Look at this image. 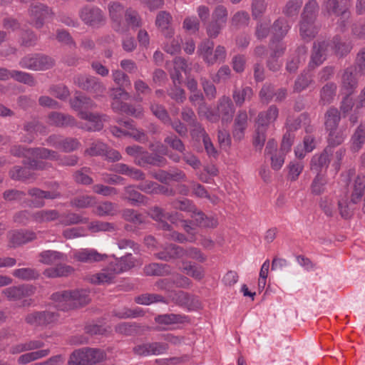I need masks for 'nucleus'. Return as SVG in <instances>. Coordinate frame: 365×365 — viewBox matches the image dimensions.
Masks as SVG:
<instances>
[{"label":"nucleus","instance_id":"1","mask_svg":"<svg viewBox=\"0 0 365 365\" xmlns=\"http://www.w3.org/2000/svg\"><path fill=\"white\" fill-rule=\"evenodd\" d=\"M11 152L14 155L24 156L30 159L29 162H25L24 163L28 164L29 167L33 170H43L46 168L47 163L38 161V159L56 160H59L60 164L65 165H74L77 163L78 160L75 155L59 159L58 154L55 151H51L44 148L25 149L21 146H14Z\"/></svg>","mask_w":365,"mask_h":365},{"label":"nucleus","instance_id":"2","mask_svg":"<svg viewBox=\"0 0 365 365\" xmlns=\"http://www.w3.org/2000/svg\"><path fill=\"white\" fill-rule=\"evenodd\" d=\"M71 106L78 112V115L81 119L87 120L84 128L91 131H97L103 128V119L97 113L84 111L83 109L92 108L95 103L83 95H78L71 101Z\"/></svg>","mask_w":365,"mask_h":365},{"label":"nucleus","instance_id":"3","mask_svg":"<svg viewBox=\"0 0 365 365\" xmlns=\"http://www.w3.org/2000/svg\"><path fill=\"white\" fill-rule=\"evenodd\" d=\"M334 50V52L339 56H344L350 52L352 46L350 43H342L340 37L335 36L333 38L332 44L325 41L317 42L314 45L313 53L311 58L310 66H319L325 60L329 48Z\"/></svg>","mask_w":365,"mask_h":365},{"label":"nucleus","instance_id":"4","mask_svg":"<svg viewBox=\"0 0 365 365\" xmlns=\"http://www.w3.org/2000/svg\"><path fill=\"white\" fill-rule=\"evenodd\" d=\"M349 0H327L324 4V11L328 16L336 18L337 29L344 31L350 18Z\"/></svg>","mask_w":365,"mask_h":365},{"label":"nucleus","instance_id":"5","mask_svg":"<svg viewBox=\"0 0 365 365\" xmlns=\"http://www.w3.org/2000/svg\"><path fill=\"white\" fill-rule=\"evenodd\" d=\"M217 113L210 110L205 104H201L198 108V114L211 122H216L221 117L222 121L230 122L232 119L235 109L229 97L223 96L219 100Z\"/></svg>","mask_w":365,"mask_h":365},{"label":"nucleus","instance_id":"6","mask_svg":"<svg viewBox=\"0 0 365 365\" xmlns=\"http://www.w3.org/2000/svg\"><path fill=\"white\" fill-rule=\"evenodd\" d=\"M158 259L168 260L171 258H189L198 262H204L207 257L197 247H188L183 248L175 245H169L166 247L165 251L156 254Z\"/></svg>","mask_w":365,"mask_h":365},{"label":"nucleus","instance_id":"7","mask_svg":"<svg viewBox=\"0 0 365 365\" xmlns=\"http://www.w3.org/2000/svg\"><path fill=\"white\" fill-rule=\"evenodd\" d=\"M351 194L349 202L347 199L340 198L338 202L339 209L341 217H348L350 215L349 205L359 203L364 195L365 189V178L358 176L351 185Z\"/></svg>","mask_w":365,"mask_h":365},{"label":"nucleus","instance_id":"8","mask_svg":"<svg viewBox=\"0 0 365 365\" xmlns=\"http://www.w3.org/2000/svg\"><path fill=\"white\" fill-rule=\"evenodd\" d=\"M214 43L205 40L198 46L197 53L205 63L213 65L217 62L223 61L226 58V50L222 46H217L213 51Z\"/></svg>","mask_w":365,"mask_h":365},{"label":"nucleus","instance_id":"9","mask_svg":"<svg viewBox=\"0 0 365 365\" xmlns=\"http://www.w3.org/2000/svg\"><path fill=\"white\" fill-rule=\"evenodd\" d=\"M74 83L82 89L94 93L96 96L102 95L106 90L105 86L94 76L78 75L74 78Z\"/></svg>","mask_w":365,"mask_h":365},{"label":"nucleus","instance_id":"10","mask_svg":"<svg viewBox=\"0 0 365 365\" xmlns=\"http://www.w3.org/2000/svg\"><path fill=\"white\" fill-rule=\"evenodd\" d=\"M58 315L52 312H35L28 314L26 322L31 326H46L57 321Z\"/></svg>","mask_w":365,"mask_h":365},{"label":"nucleus","instance_id":"11","mask_svg":"<svg viewBox=\"0 0 365 365\" xmlns=\"http://www.w3.org/2000/svg\"><path fill=\"white\" fill-rule=\"evenodd\" d=\"M35 287L32 285L25 284L13 286L4 289L2 293L10 301L20 300L24 297L31 296L35 292Z\"/></svg>","mask_w":365,"mask_h":365},{"label":"nucleus","instance_id":"12","mask_svg":"<svg viewBox=\"0 0 365 365\" xmlns=\"http://www.w3.org/2000/svg\"><path fill=\"white\" fill-rule=\"evenodd\" d=\"M80 17L86 24L96 26L104 22L102 11L96 7H84L80 12Z\"/></svg>","mask_w":365,"mask_h":365},{"label":"nucleus","instance_id":"13","mask_svg":"<svg viewBox=\"0 0 365 365\" xmlns=\"http://www.w3.org/2000/svg\"><path fill=\"white\" fill-rule=\"evenodd\" d=\"M74 259L84 263H92L104 260L106 255L98 253L93 249H80L73 252Z\"/></svg>","mask_w":365,"mask_h":365},{"label":"nucleus","instance_id":"14","mask_svg":"<svg viewBox=\"0 0 365 365\" xmlns=\"http://www.w3.org/2000/svg\"><path fill=\"white\" fill-rule=\"evenodd\" d=\"M108 10L113 21V29L119 33L127 31V27L125 25H122L121 22L122 15L124 12L123 6L118 2H113L109 4Z\"/></svg>","mask_w":365,"mask_h":365},{"label":"nucleus","instance_id":"15","mask_svg":"<svg viewBox=\"0 0 365 365\" xmlns=\"http://www.w3.org/2000/svg\"><path fill=\"white\" fill-rule=\"evenodd\" d=\"M50 14H51V10L41 4L32 6L29 10L31 24L38 29L43 26L44 19Z\"/></svg>","mask_w":365,"mask_h":365},{"label":"nucleus","instance_id":"16","mask_svg":"<svg viewBox=\"0 0 365 365\" xmlns=\"http://www.w3.org/2000/svg\"><path fill=\"white\" fill-rule=\"evenodd\" d=\"M332 153V148L327 146L321 154H315L311 160V170L317 173H320L324 168H327L330 162L329 155Z\"/></svg>","mask_w":365,"mask_h":365},{"label":"nucleus","instance_id":"17","mask_svg":"<svg viewBox=\"0 0 365 365\" xmlns=\"http://www.w3.org/2000/svg\"><path fill=\"white\" fill-rule=\"evenodd\" d=\"M357 76H359L353 68H346L341 77L342 89L346 96L352 93L358 85Z\"/></svg>","mask_w":365,"mask_h":365},{"label":"nucleus","instance_id":"18","mask_svg":"<svg viewBox=\"0 0 365 365\" xmlns=\"http://www.w3.org/2000/svg\"><path fill=\"white\" fill-rule=\"evenodd\" d=\"M47 141L49 145L65 152L73 151L79 146V143L76 139L66 138L63 140L61 137L56 135L50 136Z\"/></svg>","mask_w":365,"mask_h":365},{"label":"nucleus","instance_id":"19","mask_svg":"<svg viewBox=\"0 0 365 365\" xmlns=\"http://www.w3.org/2000/svg\"><path fill=\"white\" fill-rule=\"evenodd\" d=\"M117 272L114 271L112 262L109 264L107 268L102 269L100 272L89 277L90 282L96 284H103L111 283L115 278Z\"/></svg>","mask_w":365,"mask_h":365},{"label":"nucleus","instance_id":"20","mask_svg":"<svg viewBox=\"0 0 365 365\" xmlns=\"http://www.w3.org/2000/svg\"><path fill=\"white\" fill-rule=\"evenodd\" d=\"M51 300L53 301L54 306L60 310L66 311L73 309L69 290L60 291L53 293L51 295Z\"/></svg>","mask_w":365,"mask_h":365},{"label":"nucleus","instance_id":"21","mask_svg":"<svg viewBox=\"0 0 365 365\" xmlns=\"http://www.w3.org/2000/svg\"><path fill=\"white\" fill-rule=\"evenodd\" d=\"M114 271L118 274L128 271L131 268L134 267L137 264H140L138 259L134 258L131 254H128L124 257L116 259L112 262Z\"/></svg>","mask_w":365,"mask_h":365},{"label":"nucleus","instance_id":"22","mask_svg":"<svg viewBox=\"0 0 365 365\" xmlns=\"http://www.w3.org/2000/svg\"><path fill=\"white\" fill-rule=\"evenodd\" d=\"M277 116V108L273 106H270L267 111L259 113L256 125L259 128L267 130V127L276 120Z\"/></svg>","mask_w":365,"mask_h":365},{"label":"nucleus","instance_id":"23","mask_svg":"<svg viewBox=\"0 0 365 365\" xmlns=\"http://www.w3.org/2000/svg\"><path fill=\"white\" fill-rule=\"evenodd\" d=\"M29 195L32 197V204L35 207H41L44 205V199H55L60 196V193L56 191H43L38 188L30 190Z\"/></svg>","mask_w":365,"mask_h":365},{"label":"nucleus","instance_id":"24","mask_svg":"<svg viewBox=\"0 0 365 365\" xmlns=\"http://www.w3.org/2000/svg\"><path fill=\"white\" fill-rule=\"evenodd\" d=\"M166 160L163 157L158 155L150 154L143 149L137 160H135V163L139 166H145L147 164L163 166Z\"/></svg>","mask_w":365,"mask_h":365},{"label":"nucleus","instance_id":"25","mask_svg":"<svg viewBox=\"0 0 365 365\" xmlns=\"http://www.w3.org/2000/svg\"><path fill=\"white\" fill-rule=\"evenodd\" d=\"M166 160L163 157L158 155L150 154L143 149L137 160H135V163L139 166H145L147 164L163 166Z\"/></svg>","mask_w":365,"mask_h":365},{"label":"nucleus","instance_id":"26","mask_svg":"<svg viewBox=\"0 0 365 365\" xmlns=\"http://www.w3.org/2000/svg\"><path fill=\"white\" fill-rule=\"evenodd\" d=\"M48 123L58 127L74 126L76 121L73 117L60 113H51L48 116Z\"/></svg>","mask_w":365,"mask_h":365},{"label":"nucleus","instance_id":"27","mask_svg":"<svg viewBox=\"0 0 365 365\" xmlns=\"http://www.w3.org/2000/svg\"><path fill=\"white\" fill-rule=\"evenodd\" d=\"M173 68H170L169 70L170 77L174 84H180L182 79V72L187 73V63L185 59L178 57L173 61Z\"/></svg>","mask_w":365,"mask_h":365},{"label":"nucleus","instance_id":"28","mask_svg":"<svg viewBox=\"0 0 365 365\" xmlns=\"http://www.w3.org/2000/svg\"><path fill=\"white\" fill-rule=\"evenodd\" d=\"M112 108L116 112H121L135 118H141L143 115V109L141 106L135 108L119 101H115L112 103Z\"/></svg>","mask_w":365,"mask_h":365},{"label":"nucleus","instance_id":"29","mask_svg":"<svg viewBox=\"0 0 365 365\" xmlns=\"http://www.w3.org/2000/svg\"><path fill=\"white\" fill-rule=\"evenodd\" d=\"M10 77L19 82H22L29 85H32L34 83L33 78L30 74L27 73L18 71H13L10 72L7 69L0 68V80H7Z\"/></svg>","mask_w":365,"mask_h":365},{"label":"nucleus","instance_id":"30","mask_svg":"<svg viewBox=\"0 0 365 365\" xmlns=\"http://www.w3.org/2000/svg\"><path fill=\"white\" fill-rule=\"evenodd\" d=\"M39 262L45 264H58L66 260V255L55 250H45L39 255Z\"/></svg>","mask_w":365,"mask_h":365},{"label":"nucleus","instance_id":"31","mask_svg":"<svg viewBox=\"0 0 365 365\" xmlns=\"http://www.w3.org/2000/svg\"><path fill=\"white\" fill-rule=\"evenodd\" d=\"M171 21V15L166 11H160L156 16L155 24L167 38L171 37L173 34V30L170 27Z\"/></svg>","mask_w":365,"mask_h":365},{"label":"nucleus","instance_id":"32","mask_svg":"<svg viewBox=\"0 0 365 365\" xmlns=\"http://www.w3.org/2000/svg\"><path fill=\"white\" fill-rule=\"evenodd\" d=\"M365 143V127L359 125L350 139V150L353 153L359 152Z\"/></svg>","mask_w":365,"mask_h":365},{"label":"nucleus","instance_id":"33","mask_svg":"<svg viewBox=\"0 0 365 365\" xmlns=\"http://www.w3.org/2000/svg\"><path fill=\"white\" fill-rule=\"evenodd\" d=\"M73 309L84 306L90 302L89 291L87 289L69 290Z\"/></svg>","mask_w":365,"mask_h":365},{"label":"nucleus","instance_id":"34","mask_svg":"<svg viewBox=\"0 0 365 365\" xmlns=\"http://www.w3.org/2000/svg\"><path fill=\"white\" fill-rule=\"evenodd\" d=\"M318 32L314 25V20H301L299 24V33L304 41H310Z\"/></svg>","mask_w":365,"mask_h":365},{"label":"nucleus","instance_id":"35","mask_svg":"<svg viewBox=\"0 0 365 365\" xmlns=\"http://www.w3.org/2000/svg\"><path fill=\"white\" fill-rule=\"evenodd\" d=\"M182 270L185 274L197 281L202 279L205 277L203 267L190 261L182 262Z\"/></svg>","mask_w":365,"mask_h":365},{"label":"nucleus","instance_id":"36","mask_svg":"<svg viewBox=\"0 0 365 365\" xmlns=\"http://www.w3.org/2000/svg\"><path fill=\"white\" fill-rule=\"evenodd\" d=\"M290 26L287 21L284 19H279L274 21L272 26L273 38L272 39V46L275 41H278L287 34Z\"/></svg>","mask_w":365,"mask_h":365},{"label":"nucleus","instance_id":"37","mask_svg":"<svg viewBox=\"0 0 365 365\" xmlns=\"http://www.w3.org/2000/svg\"><path fill=\"white\" fill-rule=\"evenodd\" d=\"M36 233L32 231L20 230L11 233L10 240L13 245H20L36 239Z\"/></svg>","mask_w":365,"mask_h":365},{"label":"nucleus","instance_id":"38","mask_svg":"<svg viewBox=\"0 0 365 365\" xmlns=\"http://www.w3.org/2000/svg\"><path fill=\"white\" fill-rule=\"evenodd\" d=\"M247 115L245 111H240L235 121L233 135L237 140H241L244 136V131L247 128Z\"/></svg>","mask_w":365,"mask_h":365},{"label":"nucleus","instance_id":"39","mask_svg":"<svg viewBox=\"0 0 365 365\" xmlns=\"http://www.w3.org/2000/svg\"><path fill=\"white\" fill-rule=\"evenodd\" d=\"M325 126L327 131L336 130L340 121V114L336 108H329L325 115Z\"/></svg>","mask_w":365,"mask_h":365},{"label":"nucleus","instance_id":"40","mask_svg":"<svg viewBox=\"0 0 365 365\" xmlns=\"http://www.w3.org/2000/svg\"><path fill=\"white\" fill-rule=\"evenodd\" d=\"M124 197L134 205L146 204V197L136 191L133 186H128L125 188Z\"/></svg>","mask_w":365,"mask_h":365},{"label":"nucleus","instance_id":"41","mask_svg":"<svg viewBox=\"0 0 365 365\" xmlns=\"http://www.w3.org/2000/svg\"><path fill=\"white\" fill-rule=\"evenodd\" d=\"M59 213L55 210H46L36 212L33 215L34 220L37 222H47L59 218Z\"/></svg>","mask_w":365,"mask_h":365},{"label":"nucleus","instance_id":"42","mask_svg":"<svg viewBox=\"0 0 365 365\" xmlns=\"http://www.w3.org/2000/svg\"><path fill=\"white\" fill-rule=\"evenodd\" d=\"M138 188L148 194H165L168 192L167 188L152 181H144L138 186Z\"/></svg>","mask_w":365,"mask_h":365},{"label":"nucleus","instance_id":"43","mask_svg":"<svg viewBox=\"0 0 365 365\" xmlns=\"http://www.w3.org/2000/svg\"><path fill=\"white\" fill-rule=\"evenodd\" d=\"M185 317L180 314H163L155 317V321L160 324L170 325L175 324L183 323L185 320Z\"/></svg>","mask_w":365,"mask_h":365},{"label":"nucleus","instance_id":"44","mask_svg":"<svg viewBox=\"0 0 365 365\" xmlns=\"http://www.w3.org/2000/svg\"><path fill=\"white\" fill-rule=\"evenodd\" d=\"M69 365H88L86 349L73 351L68 361Z\"/></svg>","mask_w":365,"mask_h":365},{"label":"nucleus","instance_id":"45","mask_svg":"<svg viewBox=\"0 0 365 365\" xmlns=\"http://www.w3.org/2000/svg\"><path fill=\"white\" fill-rule=\"evenodd\" d=\"M117 206L110 202H103L99 204L94 212L99 216L114 215L117 212Z\"/></svg>","mask_w":365,"mask_h":365},{"label":"nucleus","instance_id":"46","mask_svg":"<svg viewBox=\"0 0 365 365\" xmlns=\"http://www.w3.org/2000/svg\"><path fill=\"white\" fill-rule=\"evenodd\" d=\"M170 297L175 303L186 307H190L195 301L194 297L182 291L175 292L173 295H170Z\"/></svg>","mask_w":365,"mask_h":365},{"label":"nucleus","instance_id":"47","mask_svg":"<svg viewBox=\"0 0 365 365\" xmlns=\"http://www.w3.org/2000/svg\"><path fill=\"white\" fill-rule=\"evenodd\" d=\"M319 6L316 1L309 0L304 6L302 20H315Z\"/></svg>","mask_w":365,"mask_h":365},{"label":"nucleus","instance_id":"48","mask_svg":"<svg viewBox=\"0 0 365 365\" xmlns=\"http://www.w3.org/2000/svg\"><path fill=\"white\" fill-rule=\"evenodd\" d=\"M288 178L292 181L298 179L304 169V163L302 161H291L288 165Z\"/></svg>","mask_w":365,"mask_h":365},{"label":"nucleus","instance_id":"49","mask_svg":"<svg viewBox=\"0 0 365 365\" xmlns=\"http://www.w3.org/2000/svg\"><path fill=\"white\" fill-rule=\"evenodd\" d=\"M13 275L16 278L22 280H31L38 278V272L31 268H20L14 269L12 272Z\"/></svg>","mask_w":365,"mask_h":365},{"label":"nucleus","instance_id":"50","mask_svg":"<svg viewBox=\"0 0 365 365\" xmlns=\"http://www.w3.org/2000/svg\"><path fill=\"white\" fill-rule=\"evenodd\" d=\"M252 94V90L246 87L241 90H235L232 97L237 106H242L245 101L251 99Z\"/></svg>","mask_w":365,"mask_h":365},{"label":"nucleus","instance_id":"51","mask_svg":"<svg viewBox=\"0 0 365 365\" xmlns=\"http://www.w3.org/2000/svg\"><path fill=\"white\" fill-rule=\"evenodd\" d=\"M336 86L334 83H327L321 90V101L324 104L329 103L335 96Z\"/></svg>","mask_w":365,"mask_h":365},{"label":"nucleus","instance_id":"52","mask_svg":"<svg viewBox=\"0 0 365 365\" xmlns=\"http://www.w3.org/2000/svg\"><path fill=\"white\" fill-rule=\"evenodd\" d=\"M95 203V197L89 195L79 196L71 201L72 206L78 208H87L93 206Z\"/></svg>","mask_w":365,"mask_h":365},{"label":"nucleus","instance_id":"53","mask_svg":"<svg viewBox=\"0 0 365 365\" xmlns=\"http://www.w3.org/2000/svg\"><path fill=\"white\" fill-rule=\"evenodd\" d=\"M149 215L153 220L160 222V226L163 230H170V226L164 221L165 220L166 212H164L161 208L158 207H153L150 210Z\"/></svg>","mask_w":365,"mask_h":365},{"label":"nucleus","instance_id":"54","mask_svg":"<svg viewBox=\"0 0 365 365\" xmlns=\"http://www.w3.org/2000/svg\"><path fill=\"white\" fill-rule=\"evenodd\" d=\"M326 183L327 180L324 176L317 173L311 185L312 192L315 195L322 194L324 191Z\"/></svg>","mask_w":365,"mask_h":365},{"label":"nucleus","instance_id":"55","mask_svg":"<svg viewBox=\"0 0 365 365\" xmlns=\"http://www.w3.org/2000/svg\"><path fill=\"white\" fill-rule=\"evenodd\" d=\"M150 110L153 114L164 123L170 122V118L167 110L162 105L158 103H152Z\"/></svg>","mask_w":365,"mask_h":365},{"label":"nucleus","instance_id":"56","mask_svg":"<svg viewBox=\"0 0 365 365\" xmlns=\"http://www.w3.org/2000/svg\"><path fill=\"white\" fill-rule=\"evenodd\" d=\"M107 145L101 141H95L86 150V154L91 156L104 155Z\"/></svg>","mask_w":365,"mask_h":365},{"label":"nucleus","instance_id":"57","mask_svg":"<svg viewBox=\"0 0 365 365\" xmlns=\"http://www.w3.org/2000/svg\"><path fill=\"white\" fill-rule=\"evenodd\" d=\"M125 21L127 24L123 22L122 25H125L127 27V30L129 26L131 28H137L140 26V19L135 11L131 9L127 10L125 12Z\"/></svg>","mask_w":365,"mask_h":365},{"label":"nucleus","instance_id":"58","mask_svg":"<svg viewBox=\"0 0 365 365\" xmlns=\"http://www.w3.org/2000/svg\"><path fill=\"white\" fill-rule=\"evenodd\" d=\"M168 271L167 266L163 264L152 263L146 265L144 272L147 275H161Z\"/></svg>","mask_w":365,"mask_h":365},{"label":"nucleus","instance_id":"59","mask_svg":"<svg viewBox=\"0 0 365 365\" xmlns=\"http://www.w3.org/2000/svg\"><path fill=\"white\" fill-rule=\"evenodd\" d=\"M302 5V0H289L285 5L283 12L288 16L297 15L299 9Z\"/></svg>","mask_w":365,"mask_h":365},{"label":"nucleus","instance_id":"60","mask_svg":"<svg viewBox=\"0 0 365 365\" xmlns=\"http://www.w3.org/2000/svg\"><path fill=\"white\" fill-rule=\"evenodd\" d=\"M88 365L98 363L105 358V354L100 349H86Z\"/></svg>","mask_w":365,"mask_h":365},{"label":"nucleus","instance_id":"61","mask_svg":"<svg viewBox=\"0 0 365 365\" xmlns=\"http://www.w3.org/2000/svg\"><path fill=\"white\" fill-rule=\"evenodd\" d=\"M53 60L46 56L37 54V63L33 65L34 70H45L51 68L53 65Z\"/></svg>","mask_w":365,"mask_h":365},{"label":"nucleus","instance_id":"62","mask_svg":"<svg viewBox=\"0 0 365 365\" xmlns=\"http://www.w3.org/2000/svg\"><path fill=\"white\" fill-rule=\"evenodd\" d=\"M113 79L116 84L120 87L130 86V81L129 77L119 70L113 71Z\"/></svg>","mask_w":365,"mask_h":365},{"label":"nucleus","instance_id":"63","mask_svg":"<svg viewBox=\"0 0 365 365\" xmlns=\"http://www.w3.org/2000/svg\"><path fill=\"white\" fill-rule=\"evenodd\" d=\"M354 70L359 76L365 75V48H362L357 54Z\"/></svg>","mask_w":365,"mask_h":365},{"label":"nucleus","instance_id":"64","mask_svg":"<svg viewBox=\"0 0 365 365\" xmlns=\"http://www.w3.org/2000/svg\"><path fill=\"white\" fill-rule=\"evenodd\" d=\"M351 33L356 38H365V21H359L351 26Z\"/></svg>","mask_w":365,"mask_h":365}]
</instances>
